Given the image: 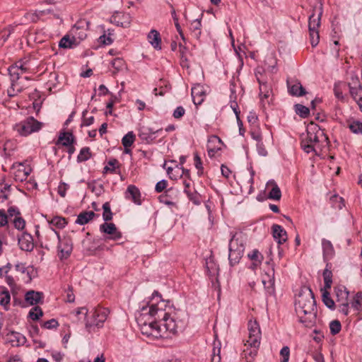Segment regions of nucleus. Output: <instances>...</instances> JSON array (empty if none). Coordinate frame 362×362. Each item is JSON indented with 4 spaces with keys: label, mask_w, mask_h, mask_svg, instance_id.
I'll list each match as a JSON object with an SVG mask.
<instances>
[{
    "label": "nucleus",
    "mask_w": 362,
    "mask_h": 362,
    "mask_svg": "<svg viewBox=\"0 0 362 362\" xmlns=\"http://www.w3.org/2000/svg\"><path fill=\"white\" fill-rule=\"evenodd\" d=\"M295 307L300 322L305 327H310L315 322L317 316L316 300L310 287L301 288L296 299Z\"/></svg>",
    "instance_id": "f257e3e1"
},
{
    "label": "nucleus",
    "mask_w": 362,
    "mask_h": 362,
    "mask_svg": "<svg viewBox=\"0 0 362 362\" xmlns=\"http://www.w3.org/2000/svg\"><path fill=\"white\" fill-rule=\"evenodd\" d=\"M165 307L166 303L162 300L157 303H151L149 305V314L151 316L155 317L156 319H160L162 331L165 330V332L175 334L177 332L178 324L165 311L164 308Z\"/></svg>",
    "instance_id": "f03ea898"
},
{
    "label": "nucleus",
    "mask_w": 362,
    "mask_h": 362,
    "mask_svg": "<svg viewBox=\"0 0 362 362\" xmlns=\"http://www.w3.org/2000/svg\"><path fill=\"white\" fill-rule=\"evenodd\" d=\"M141 314L137 320L141 325L142 333L148 335L162 336V327L160 319H156L149 314V307H142Z\"/></svg>",
    "instance_id": "7ed1b4c3"
},
{
    "label": "nucleus",
    "mask_w": 362,
    "mask_h": 362,
    "mask_svg": "<svg viewBox=\"0 0 362 362\" xmlns=\"http://www.w3.org/2000/svg\"><path fill=\"white\" fill-rule=\"evenodd\" d=\"M228 250L229 264L230 267H234L240 262L245 251V241L240 233H235L231 235Z\"/></svg>",
    "instance_id": "20e7f679"
},
{
    "label": "nucleus",
    "mask_w": 362,
    "mask_h": 362,
    "mask_svg": "<svg viewBox=\"0 0 362 362\" xmlns=\"http://www.w3.org/2000/svg\"><path fill=\"white\" fill-rule=\"evenodd\" d=\"M43 124L33 117L30 116L24 120L16 124L13 129L21 136H28L33 132H38L42 127Z\"/></svg>",
    "instance_id": "39448f33"
},
{
    "label": "nucleus",
    "mask_w": 362,
    "mask_h": 362,
    "mask_svg": "<svg viewBox=\"0 0 362 362\" xmlns=\"http://www.w3.org/2000/svg\"><path fill=\"white\" fill-rule=\"evenodd\" d=\"M86 321V328L88 332H95L103 327L107 319V311L105 310H95L90 315H88Z\"/></svg>",
    "instance_id": "423d86ee"
},
{
    "label": "nucleus",
    "mask_w": 362,
    "mask_h": 362,
    "mask_svg": "<svg viewBox=\"0 0 362 362\" xmlns=\"http://www.w3.org/2000/svg\"><path fill=\"white\" fill-rule=\"evenodd\" d=\"M315 4L313 6L312 14L308 19V30H318L320 26L321 17L323 13L322 0H315Z\"/></svg>",
    "instance_id": "0eeeda50"
},
{
    "label": "nucleus",
    "mask_w": 362,
    "mask_h": 362,
    "mask_svg": "<svg viewBox=\"0 0 362 362\" xmlns=\"http://www.w3.org/2000/svg\"><path fill=\"white\" fill-rule=\"evenodd\" d=\"M157 136H160L159 141L166 136V134H163V129L153 130L150 128L143 127L139 130V137L142 141H144L146 144H152L155 142Z\"/></svg>",
    "instance_id": "6e6552de"
},
{
    "label": "nucleus",
    "mask_w": 362,
    "mask_h": 362,
    "mask_svg": "<svg viewBox=\"0 0 362 362\" xmlns=\"http://www.w3.org/2000/svg\"><path fill=\"white\" fill-rule=\"evenodd\" d=\"M57 238L59 240L57 245L59 257L60 259H67L73 249L71 238L68 236L61 238L59 233H57Z\"/></svg>",
    "instance_id": "1a4fd4ad"
},
{
    "label": "nucleus",
    "mask_w": 362,
    "mask_h": 362,
    "mask_svg": "<svg viewBox=\"0 0 362 362\" xmlns=\"http://www.w3.org/2000/svg\"><path fill=\"white\" fill-rule=\"evenodd\" d=\"M100 231L109 236L105 238L107 240H118L122 238V233L119 231L113 223H104L100 226Z\"/></svg>",
    "instance_id": "9d476101"
},
{
    "label": "nucleus",
    "mask_w": 362,
    "mask_h": 362,
    "mask_svg": "<svg viewBox=\"0 0 362 362\" xmlns=\"http://www.w3.org/2000/svg\"><path fill=\"white\" fill-rule=\"evenodd\" d=\"M18 245L23 251H33L35 246L33 236L28 232L22 233L20 235H18Z\"/></svg>",
    "instance_id": "9b49d317"
},
{
    "label": "nucleus",
    "mask_w": 362,
    "mask_h": 362,
    "mask_svg": "<svg viewBox=\"0 0 362 362\" xmlns=\"http://www.w3.org/2000/svg\"><path fill=\"white\" fill-rule=\"evenodd\" d=\"M319 134H323V129L319 125L315 123H310L307 128L306 139L314 144L320 142Z\"/></svg>",
    "instance_id": "f8f14e48"
},
{
    "label": "nucleus",
    "mask_w": 362,
    "mask_h": 362,
    "mask_svg": "<svg viewBox=\"0 0 362 362\" xmlns=\"http://www.w3.org/2000/svg\"><path fill=\"white\" fill-rule=\"evenodd\" d=\"M90 22L86 21H78L74 26L71 29V33L73 34V37H76V40L78 42H81L83 40L87 34L86 33V30L83 29L84 26L86 25L88 27Z\"/></svg>",
    "instance_id": "ddd939ff"
},
{
    "label": "nucleus",
    "mask_w": 362,
    "mask_h": 362,
    "mask_svg": "<svg viewBox=\"0 0 362 362\" xmlns=\"http://www.w3.org/2000/svg\"><path fill=\"white\" fill-rule=\"evenodd\" d=\"M193 103L195 105H199L204 101L206 95L204 87L201 84L194 85L191 90Z\"/></svg>",
    "instance_id": "4468645a"
},
{
    "label": "nucleus",
    "mask_w": 362,
    "mask_h": 362,
    "mask_svg": "<svg viewBox=\"0 0 362 362\" xmlns=\"http://www.w3.org/2000/svg\"><path fill=\"white\" fill-rule=\"evenodd\" d=\"M287 86L288 93L293 96H303L306 92L302 84L298 80H288Z\"/></svg>",
    "instance_id": "2eb2a0df"
},
{
    "label": "nucleus",
    "mask_w": 362,
    "mask_h": 362,
    "mask_svg": "<svg viewBox=\"0 0 362 362\" xmlns=\"http://www.w3.org/2000/svg\"><path fill=\"white\" fill-rule=\"evenodd\" d=\"M141 192L137 187L134 185H130L127 187L125 192V198L132 200L137 205L141 204Z\"/></svg>",
    "instance_id": "dca6fc26"
},
{
    "label": "nucleus",
    "mask_w": 362,
    "mask_h": 362,
    "mask_svg": "<svg viewBox=\"0 0 362 362\" xmlns=\"http://www.w3.org/2000/svg\"><path fill=\"white\" fill-rule=\"evenodd\" d=\"M272 235L274 239L277 242L278 245H280L287 240V233L286 230L278 224H274L272 226Z\"/></svg>",
    "instance_id": "f3484780"
},
{
    "label": "nucleus",
    "mask_w": 362,
    "mask_h": 362,
    "mask_svg": "<svg viewBox=\"0 0 362 362\" xmlns=\"http://www.w3.org/2000/svg\"><path fill=\"white\" fill-rule=\"evenodd\" d=\"M43 293L33 290L28 291L25 295V300L30 305H35L42 303Z\"/></svg>",
    "instance_id": "a211bd4d"
},
{
    "label": "nucleus",
    "mask_w": 362,
    "mask_h": 362,
    "mask_svg": "<svg viewBox=\"0 0 362 362\" xmlns=\"http://www.w3.org/2000/svg\"><path fill=\"white\" fill-rule=\"evenodd\" d=\"M323 258L325 262L330 260L334 255V249L332 243L323 238L322 240Z\"/></svg>",
    "instance_id": "6ab92c4d"
},
{
    "label": "nucleus",
    "mask_w": 362,
    "mask_h": 362,
    "mask_svg": "<svg viewBox=\"0 0 362 362\" xmlns=\"http://www.w3.org/2000/svg\"><path fill=\"white\" fill-rule=\"evenodd\" d=\"M148 42L157 50L161 49V37L156 30H151L147 35Z\"/></svg>",
    "instance_id": "aec40b11"
},
{
    "label": "nucleus",
    "mask_w": 362,
    "mask_h": 362,
    "mask_svg": "<svg viewBox=\"0 0 362 362\" xmlns=\"http://www.w3.org/2000/svg\"><path fill=\"white\" fill-rule=\"evenodd\" d=\"M269 278L268 281L262 279V284L264 287L267 296H275V287H274V270L272 269V276H267Z\"/></svg>",
    "instance_id": "412c9836"
},
{
    "label": "nucleus",
    "mask_w": 362,
    "mask_h": 362,
    "mask_svg": "<svg viewBox=\"0 0 362 362\" xmlns=\"http://www.w3.org/2000/svg\"><path fill=\"white\" fill-rule=\"evenodd\" d=\"M75 142V137L70 132H62L59 136L57 144H61L64 146L72 145Z\"/></svg>",
    "instance_id": "4be33fe9"
},
{
    "label": "nucleus",
    "mask_w": 362,
    "mask_h": 362,
    "mask_svg": "<svg viewBox=\"0 0 362 362\" xmlns=\"http://www.w3.org/2000/svg\"><path fill=\"white\" fill-rule=\"evenodd\" d=\"M79 44L76 37H70L68 35H64L59 42V47L64 49H71Z\"/></svg>",
    "instance_id": "5701e85b"
},
{
    "label": "nucleus",
    "mask_w": 362,
    "mask_h": 362,
    "mask_svg": "<svg viewBox=\"0 0 362 362\" xmlns=\"http://www.w3.org/2000/svg\"><path fill=\"white\" fill-rule=\"evenodd\" d=\"M202 18L193 21L189 25V31L192 37L199 40L202 34Z\"/></svg>",
    "instance_id": "b1692460"
},
{
    "label": "nucleus",
    "mask_w": 362,
    "mask_h": 362,
    "mask_svg": "<svg viewBox=\"0 0 362 362\" xmlns=\"http://www.w3.org/2000/svg\"><path fill=\"white\" fill-rule=\"evenodd\" d=\"M95 216V214L92 211H83L78 215L75 223L81 226L85 225L92 220Z\"/></svg>",
    "instance_id": "393cba45"
},
{
    "label": "nucleus",
    "mask_w": 362,
    "mask_h": 362,
    "mask_svg": "<svg viewBox=\"0 0 362 362\" xmlns=\"http://www.w3.org/2000/svg\"><path fill=\"white\" fill-rule=\"evenodd\" d=\"M349 92L353 99L357 103L360 108L362 107V85L359 86L351 87Z\"/></svg>",
    "instance_id": "a878e982"
},
{
    "label": "nucleus",
    "mask_w": 362,
    "mask_h": 362,
    "mask_svg": "<svg viewBox=\"0 0 362 362\" xmlns=\"http://www.w3.org/2000/svg\"><path fill=\"white\" fill-rule=\"evenodd\" d=\"M322 276L325 283V288L329 289L332 284V272L331 271V264L327 263L326 268L323 272Z\"/></svg>",
    "instance_id": "bb28decb"
},
{
    "label": "nucleus",
    "mask_w": 362,
    "mask_h": 362,
    "mask_svg": "<svg viewBox=\"0 0 362 362\" xmlns=\"http://www.w3.org/2000/svg\"><path fill=\"white\" fill-rule=\"evenodd\" d=\"M272 184L273 187L268 194V199L279 200L281 197V192L279 186L274 181H270L267 185Z\"/></svg>",
    "instance_id": "cd10ccee"
},
{
    "label": "nucleus",
    "mask_w": 362,
    "mask_h": 362,
    "mask_svg": "<svg viewBox=\"0 0 362 362\" xmlns=\"http://www.w3.org/2000/svg\"><path fill=\"white\" fill-rule=\"evenodd\" d=\"M322 300L324 304L330 310L335 309V303L334 301L330 297L329 293L325 288V291L322 294Z\"/></svg>",
    "instance_id": "c85d7f7f"
},
{
    "label": "nucleus",
    "mask_w": 362,
    "mask_h": 362,
    "mask_svg": "<svg viewBox=\"0 0 362 362\" xmlns=\"http://www.w3.org/2000/svg\"><path fill=\"white\" fill-rule=\"evenodd\" d=\"M91 152L89 147H83L81 149L79 154L77 156V162L82 163L88 160L91 158Z\"/></svg>",
    "instance_id": "c756f323"
},
{
    "label": "nucleus",
    "mask_w": 362,
    "mask_h": 362,
    "mask_svg": "<svg viewBox=\"0 0 362 362\" xmlns=\"http://www.w3.org/2000/svg\"><path fill=\"white\" fill-rule=\"evenodd\" d=\"M294 110L301 118H307L310 115L309 108L301 104H296L294 105Z\"/></svg>",
    "instance_id": "7c9ffc66"
},
{
    "label": "nucleus",
    "mask_w": 362,
    "mask_h": 362,
    "mask_svg": "<svg viewBox=\"0 0 362 362\" xmlns=\"http://www.w3.org/2000/svg\"><path fill=\"white\" fill-rule=\"evenodd\" d=\"M10 192V185L0 183V202H4L5 200L8 199Z\"/></svg>",
    "instance_id": "2f4dec72"
},
{
    "label": "nucleus",
    "mask_w": 362,
    "mask_h": 362,
    "mask_svg": "<svg viewBox=\"0 0 362 362\" xmlns=\"http://www.w3.org/2000/svg\"><path fill=\"white\" fill-rule=\"evenodd\" d=\"M348 127L350 131L356 134H362V122L357 120L349 122Z\"/></svg>",
    "instance_id": "473e14b6"
},
{
    "label": "nucleus",
    "mask_w": 362,
    "mask_h": 362,
    "mask_svg": "<svg viewBox=\"0 0 362 362\" xmlns=\"http://www.w3.org/2000/svg\"><path fill=\"white\" fill-rule=\"evenodd\" d=\"M11 335L13 337L11 342H16V346L23 345L26 342V338L22 334L16 332H11Z\"/></svg>",
    "instance_id": "72a5a7b5"
},
{
    "label": "nucleus",
    "mask_w": 362,
    "mask_h": 362,
    "mask_svg": "<svg viewBox=\"0 0 362 362\" xmlns=\"http://www.w3.org/2000/svg\"><path fill=\"white\" fill-rule=\"evenodd\" d=\"M43 316V311L40 307L34 306L29 312L28 317L33 320L37 321Z\"/></svg>",
    "instance_id": "f704fd0d"
},
{
    "label": "nucleus",
    "mask_w": 362,
    "mask_h": 362,
    "mask_svg": "<svg viewBox=\"0 0 362 362\" xmlns=\"http://www.w3.org/2000/svg\"><path fill=\"white\" fill-rule=\"evenodd\" d=\"M135 140V135L133 132H129L122 139V144L124 148L132 146Z\"/></svg>",
    "instance_id": "c9c22d12"
},
{
    "label": "nucleus",
    "mask_w": 362,
    "mask_h": 362,
    "mask_svg": "<svg viewBox=\"0 0 362 362\" xmlns=\"http://www.w3.org/2000/svg\"><path fill=\"white\" fill-rule=\"evenodd\" d=\"M103 218L105 222L110 221L112 219L113 214L110 209V204L108 202H105L103 205Z\"/></svg>",
    "instance_id": "e433bc0d"
},
{
    "label": "nucleus",
    "mask_w": 362,
    "mask_h": 362,
    "mask_svg": "<svg viewBox=\"0 0 362 362\" xmlns=\"http://www.w3.org/2000/svg\"><path fill=\"white\" fill-rule=\"evenodd\" d=\"M362 292H358L354 297L351 301V306L356 310H361L362 308Z\"/></svg>",
    "instance_id": "4c0bfd02"
},
{
    "label": "nucleus",
    "mask_w": 362,
    "mask_h": 362,
    "mask_svg": "<svg viewBox=\"0 0 362 362\" xmlns=\"http://www.w3.org/2000/svg\"><path fill=\"white\" fill-rule=\"evenodd\" d=\"M247 344L251 348L258 349L260 344V335H249Z\"/></svg>",
    "instance_id": "58836bf2"
},
{
    "label": "nucleus",
    "mask_w": 362,
    "mask_h": 362,
    "mask_svg": "<svg viewBox=\"0 0 362 362\" xmlns=\"http://www.w3.org/2000/svg\"><path fill=\"white\" fill-rule=\"evenodd\" d=\"M11 300V296L8 291L5 290L0 293V304L5 307L6 310H8L7 306L8 305Z\"/></svg>",
    "instance_id": "ea45409f"
},
{
    "label": "nucleus",
    "mask_w": 362,
    "mask_h": 362,
    "mask_svg": "<svg viewBox=\"0 0 362 362\" xmlns=\"http://www.w3.org/2000/svg\"><path fill=\"white\" fill-rule=\"evenodd\" d=\"M188 199L195 205H199L202 202L201 196L197 192H191L185 193Z\"/></svg>",
    "instance_id": "a19ab883"
},
{
    "label": "nucleus",
    "mask_w": 362,
    "mask_h": 362,
    "mask_svg": "<svg viewBox=\"0 0 362 362\" xmlns=\"http://www.w3.org/2000/svg\"><path fill=\"white\" fill-rule=\"evenodd\" d=\"M12 66L17 68V70L19 71L21 74L27 72L29 69L28 60H20Z\"/></svg>",
    "instance_id": "79ce46f5"
},
{
    "label": "nucleus",
    "mask_w": 362,
    "mask_h": 362,
    "mask_svg": "<svg viewBox=\"0 0 362 362\" xmlns=\"http://www.w3.org/2000/svg\"><path fill=\"white\" fill-rule=\"evenodd\" d=\"M329 329L332 335L337 334L341 329V322L337 320L331 321L329 323Z\"/></svg>",
    "instance_id": "37998d69"
},
{
    "label": "nucleus",
    "mask_w": 362,
    "mask_h": 362,
    "mask_svg": "<svg viewBox=\"0 0 362 362\" xmlns=\"http://www.w3.org/2000/svg\"><path fill=\"white\" fill-rule=\"evenodd\" d=\"M310 44L313 47H316L320 40L318 30H309Z\"/></svg>",
    "instance_id": "c03bdc74"
},
{
    "label": "nucleus",
    "mask_w": 362,
    "mask_h": 362,
    "mask_svg": "<svg viewBox=\"0 0 362 362\" xmlns=\"http://www.w3.org/2000/svg\"><path fill=\"white\" fill-rule=\"evenodd\" d=\"M249 335H261L260 329L257 322H250L248 324Z\"/></svg>",
    "instance_id": "a18cd8bd"
},
{
    "label": "nucleus",
    "mask_w": 362,
    "mask_h": 362,
    "mask_svg": "<svg viewBox=\"0 0 362 362\" xmlns=\"http://www.w3.org/2000/svg\"><path fill=\"white\" fill-rule=\"evenodd\" d=\"M8 71L11 77V82L17 83V81L19 79L21 73L17 70V68L13 67L12 65L9 66Z\"/></svg>",
    "instance_id": "49530a36"
},
{
    "label": "nucleus",
    "mask_w": 362,
    "mask_h": 362,
    "mask_svg": "<svg viewBox=\"0 0 362 362\" xmlns=\"http://www.w3.org/2000/svg\"><path fill=\"white\" fill-rule=\"evenodd\" d=\"M112 67L117 71H122L125 68V62L122 58H115L112 61Z\"/></svg>",
    "instance_id": "de8ad7c7"
},
{
    "label": "nucleus",
    "mask_w": 362,
    "mask_h": 362,
    "mask_svg": "<svg viewBox=\"0 0 362 362\" xmlns=\"http://www.w3.org/2000/svg\"><path fill=\"white\" fill-rule=\"evenodd\" d=\"M247 257L250 259L256 262L258 264H260L263 259L262 255L256 249L253 250L252 252L249 253Z\"/></svg>",
    "instance_id": "09e8293b"
},
{
    "label": "nucleus",
    "mask_w": 362,
    "mask_h": 362,
    "mask_svg": "<svg viewBox=\"0 0 362 362\" xmlns=\"http://www.w3.org/2000/svg\"><path fill=\"white\" fill-rule=\"evenodd\" d=\"M194 160L195 168L198 170V175L200 176L203 174V165L200 156H199L197 152L194 153Z\"/></svg>",
    "instance_id": "8fccbe9b"
},
{
    "label": "nucleus",
    "mask_w": 362,
    "mask_h": 362,
    "mask_svg": "<svg viewBox=\"0 0 362 362\" xmlns=\"http://www.w3.org/2000/svg\"><path fill=\"white\" fill-rule=\"evenodd\" d=\"M256 78L259 85V95L262 96L264 92L269 90L271 88L268 85L267 82L264 81L263 78H259L257 74H256Z\"/></svg>",
    "instance_id": "3c124183"
},
{
    "label": "nucleus",
    "mask_w": 362,
    "mask_h": 362,
    "mask_svg": "<svg viewBox=\"0 0 362 362\" xmlns=\"http://www.w3.org/2000/svg\"><path fill=\"white\" fill-rule=\"evenodd\" d=\"M118 164V160L115 158L111 159L107 162V165L103 168V173L107 172L113 173L116 168V165Z\"/></svg>",
    "instance_id": "603ef678"
},
{
    "label": "nucleus",
    "mask_w": 362,
    "mask_h": 362,
    "mask_svg": "<svg viewBox=\"0 0 362 362\" xmlns=\"http://www.w3.org/2000/svg\"><path fill=\"white\" fill-rule=\"evenodd\" d=\"M51 223L59 228H63L67 224V221L64 218L56 216L52 219Z\"/></svg>",
    "instance_id": "864d4df0"
},
{
    "label": "nucleus",
    "mask_w": 362,
    "mask_h": 362,
    "mask_svg": "<svg viewBox=\"0 0 362 362\" xmlns=\"http://www.w3.org/2000/svg\"><path fill=\"white\" fill-rule=\"evenodd\" d=\"M336 294L337 297V301L339 303L344 300L346 301L347 300L349 291H346L345 288L344 290H342L341 288H338L337 290H336Z\"/></svg>",
    "instance_id": "5fc2aeb1"
},
{
    "label": "nucleus",
    "mask_w": 362,
    "mask_h": 362,
    "mask_svg": "<svg viewBox=\"0 0 362 362\" xmlns=\"http://www.w3.org/2000/svg\"><path fill=\"white\" fill-rule=\"evenodd\" d=\"M13 31L14 27L13 26H9L6 28H4L0 34V40H1L4 42H6L8 39L11 34L13 33Z\"/></svg>",
    "instance_id": "6e6d98bb"
},
{
    "label": "nucleus",
    "mask_w": 362,
    "mask_h": 362,
    "mask_svg": "<svg viewBox=\"0 0 362 362\" xmlns=\"http://www.w3.org/2000/svg\"><path fill=\"white\" fill-rule=\"evenodd\" d=\"M359 86H361V83L360 82L358 76L356 73H351L349 81L348 82L349 88Z\"/></svg>",
    "instance_id": "4d7b16f0"
},
{
    "label": "nucleus",
    "mask_w": 362,
    "mask_h": 362,
    "mask_svg": "<svg viewBox=\"0 0 362 362\" xmlns=\"http://www.w3.org/2000/svg\"><path fill=\"white\" fill-rule=\"evenodd\" d=\"M41 326L45 329H52L57 328L59 326V322L56 319L52 318L46 322H44Z\"/></svg>",
    "instance_id": "13d9d810"
},
{
    "label": "nucleus",
    "mask_w": 362,
    "mask_h": 362,
    "mask_svg": "<svg viewBox=\"0 0 362 362\" xmlns=\"http://www.w3.org/2000/svg\"><path fill=\"white\" fill-rule=\"evenodd\" d=\"M172 16H173V21H174L175 25L177 31L179 33L182 40L183 41H185V35L183 34L182 30L181 28V26H180V25L179 22H178V18H177L175 11H173L172 12Z\"/></svg>",
    "instance_id": "bf43d9fd"
},
{
    "label": "nucleus",
    "mask_w": 362,
    "mask_h": 362,
    "mask_svg": "<svg viewBox=\"0 0 362 362\" xmlns=\"http://www.w3.org/2000/svg\"><path fill=\"white\" fill-rule=\"evenodd\" d=\"M13 225L15 228L18 230H22L25 226V221L21 216H17L13 220Z\"/></svg>",
    "instance_id": "052dcab7"
},
{
    "label": "nucleus",
    "mask_w": 362,
    "mask_h": 362,
    "mask_svg": "<svg viewBox=\"0 0 362 362\" xmlns=\"http://www.w3.org/2000/svg\"><path fill=\"white\" fill-rule=\"evenodd\" d=\"M280 356H281V362H288L290 356V349L288 346H284L280 351Z\"/></svg>",
    "instance_id": "680f3d73"
},
{
    "label": "nucleus",
    "mask_w": 362,
    "mask_h": 362,
    "mask_svg": "<svg viewBox=\"0 0 362 362\" xmlns=\"http://www.w3.org/2000/svg\"><path fill=\"white\" fill-rule=\"evenodd\" d=\"M87 112H88V110H85L83 112V113H82L83 121H82L81 127H83V126H86V127L90 126L94 122V117L93 116H90L89 117H86V115Z\"/></svg>",
    "instance_id": "e2e57ef3"
},
{
    "label": "nucleus",
    "mask_w": 362,
    "mask_h": 362,
    "mask_svg": "<svg viewBox=\"0 0 362 362\" xmlns=\"http://www.w3.org/2000/svg\"><path fill=\"white\" fill-rule=\"evenodd\" d=\"M339 311L344 314V315H348L349 314V303L347 300L345 301H342L338 305Z\"/></svg>",
    "instance_id": "0e129e2a"
},
{
    "label": "nucleus",
    "mask_w": 362,
    "mask_h": 362,
    "mask_svg": "<svg viewBox=\"0 0 362 362\" xmlns=\"http://www.w3.org/2000/svg\"><path fill=\"white\" fill-rule=\"evenodd\" d=\"M112 42V39L110 36H106L105 34L100 36L98 38V42L103 45H111Z\"/></svg>",
    "instance_id": "69168bd1"
},
{
    "label": "nucleus",
    "mask_w": 362,
    "mask_h": 362,
    "mask_svg": "<svg viewBox=\"0 0 362 362\" xmlns=\"http://www.w3.org/2000/svg\"><path fill=\"white\" fill-rule=\"evenodd\" d=\"M69 186L65 182H60L58 187V194L62 197H64L66 194V191L69 189Z\"/></svg>",
    "instance_id": "338daca9"
},
{
    "label": "nucleus",
    "mask_w": 362,
    "mask_h": 362,
    "mask_svg": "<svg viewBox=\"0 0 362 362\" xmlns=\"http://www.w3.org/2000/svg\"><path fill=\"white\" fill-rule=\"evenodd\" d=\"M168 186V182L165 180H162L158 182L156 185L155 190L157 192H163Z\"/></svg>",
    "instance_id": "774afa93"
}]
</instances>
